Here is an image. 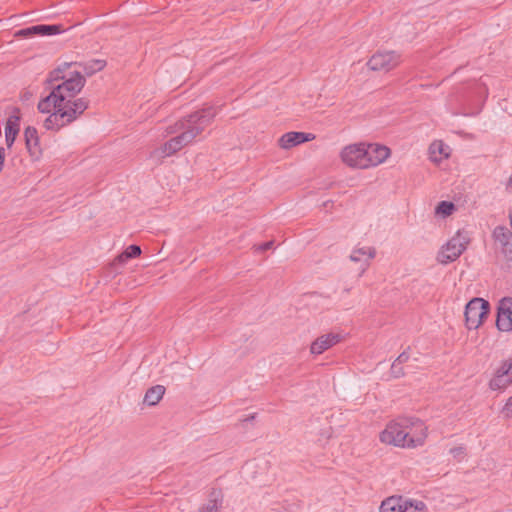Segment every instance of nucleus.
<instances>
[{
	"mask_svg": "<svg viewBox=\"0 0 512 512\" xmlns=\"http://www.w3.org/2000/svg\"><path fill=\"white\" fill-rule=\"evenodd\" d=\"M333 206V202L328 200L323 203V208L326 210V212L329 211V209Z\"/></svg>",
	"mask_w": 512,
	"mask_h": 512,
	"instance_id": "33",
	"label": "nucleus"
},
{
	"mask_svg": "<svg viewBox=\"0 0 512 512\" xmlns=\"http://www.w3.org/2000/svg\"><path fill=\"white\" fill-rule=\"evenodd\" d=\"M272 245H273V242H272V241H269V242H266V243L262 244V245L260 246V249H261V250H263V251H265V250L270 249V248L272 247Z\"/></svg>",
	"mask_w": 512,
	"mask_h": 512,
	"instance_id": "32",
	"label": "nucleus"
},
{
	"mask_svg": "<svg viewBox=\"0 0 512 512\" xmlns=\"http://www.w3.org/2000/svg\"><path fill=\"white\" fill-rule=\"evenodd\" d=\"M450 454L457 460H462L465 456V448L462 446L454 447L450 449Z\"/></svg>",
	"mask_w": 512,
	"mask_h": 512,
	"instance_id": "27",
	"label": "nucleus"
},
{
	"mask_svg": "<svg viewBox=\"0 0 512 512\" xmlns=\"http://www.w3.org/2000/svg\"><path fill=\"white\" fill-rule=\"evenodd\" d=\"M391 374L395 378H398V377L402 376L403 375V369L401 367V364H399L398 362L394 361L392 366H391Z\"/></svg>",
	"mask_w": 512,
	"mask_h": 512,
	"instance_id": "28",
	"label": "nucleus"
},
{
	"mask_svg": "<svg viewBox=\"0 0 512 512\" xmlns=\"http://www.w3.org/2000/svg\"><path fill=\"white\" fill-rule=\"evenodd\" d=\"M512 384V358L504 361L489 382L491 390L503 391Z\"/></svg>",
	"mask_w": 512,
	"mask_h": 512,
	"instance_id": "9",
	"label": "nucleus"
},
{
	"mask_svg": "<svg viewBox=\"0 0 512 512\" xmlns=\"http://www.w3.org/2000/svg\"><path fill=\"white\" fill-rule=\"evenodd\" d=\"M479 110L473 112V113H470V115H475V114H478Z\"/></svg>",
	"mask_w": 512,
	"mask_h": 512,
	"instance_id": "35",
	"label": "nucleus"
},
{
	"mask_svg": "<svg viewBox=\"0 0 512 512\" xmlns=\"http://www.w3.org/2000/svg\"><path fill=\"white\" fill-rule=\"evenodd\" d=\"M506 189L510 192H512V177L508 180L506 184Z\"/></svg>",
	"mask_w": 512,
	"mask_h": 512,
	"instance_id": "34",
	"label": "nucleus"
},
{
	"mask_svg": "<svg viewBox=\"0 0 512 512\" xmlns=\"http://www.w3.org/2000/svg\"><path fill=\"white\" fill-rule=\"evenodd\" d=\"M72 64L74 66L80 67L81 75L85 74L87 76H91L94 73L101 71L106 65L105 61L101 60V59H93V60L87 61L85 63L74 62Z\"/></svg>",
	"mask_w": 512,
	"mask_h": 512,
	"instance_id": "20",
	"label": "nucleus"
},
{
	"mask_svg": "<svg viewBox=\"0 0 512 512\" xmlns=\"http://www.w3.org/2000/svg\"><path fill=\"white\" fill-rule=\"evenodd\" d=\"M502 412L505 417L512 418V396L507 400Z\"/></svg>",
	"mask_w": 512,
	"mask_h": 512,
	"instance_id": "29",
	"label": "nucleus"
},
{
	"mask_svg": "<svg viewBox=\"0 0 512 512\" xmlns=\"http://www.w3.org/2000/svg\"><path fill=\"white\" fill-rule=\"evenodd\" d=\"M367 168L383 163L390 156V149L380 144H365Z\"/></svg>",
	"mask_w": 512,
	"mask_h": 512,
	"instance_id": "13",
	"label": "nucleus"
},
{
	"mask_svg": "<svg viewBox=\"0 0 512 512\" xmlns=\"http://www.w3.org/2000/svg\"><path fill=\"white\" fill-rule=\"evenodd\" d=\"M20 131V114L19 110L15 112L7 119L5 125V143L7 148H11L17 138Z\"/></svg>",
	"mask_w": 512,
	"mask_h": 512,
	"instance_id": "16",
	"label": "nucleus"
},
{
	"mask_svg": "<svg viewBox=\"0 0 512 512\" xmlns=\"http://www.w3.org/2000/svg\"><path fill=\"white\" fill-rule=\"evenodd\" d=\"M25 144L31 156L38 158L41 154L40 139L38 131L32 126H28L24 130Z\"/></svg>",
	"mask_w": 512,
	"mask_h": 512,
	"instance_id": "19",
	"label": "nucleus"
},
{
	"mask_svg": "<svg viewBox=\"0 0 512 512\" xmlns=\"http://www.w3.org/2000/svg\"><path fill=\"white\" fill-rule=\"evenodd\" d=\"M141 254V248L137 245H130L127 249L117 257L119 263H125L128 259L137 257Z\"/></svg>",
	"mask_w": 512,
	"mask_h": 512,
	"instance_id": "26",
	"label": "nucleus"
},
{
	"mask_svg": "<svg viewBox=\"0 0 512 512\" xmlns=\"http://www.w3.org/2000/svg\"><path fill=\"white\" fill-rule=\"evenodd\" d=\"M376 256V249L371 246L355 247L349 256L350 260L355 263H360L362 270H366L370 261Z\"/></svg>",
	"mask_w": 512,
	"mask_h": 512,
	"instance_id": "15",
	"label": "nucleus"
},
{
	"mask_svg": "<svg viewBox=\"0 0 512 512\" xmlns=\"http://www.w3.org/2000/svg\"><path fill=\"white\" fill-rule=\"evenodd\" d=\"M60 32V28L56 25H36L18 30L15 36L29 38L34 35H53Z\"/></svg>",
	"mask_w": 512,
	"mask_h": 512,
	"instance_id": "17",
	"label": "nucleus"
},
{
	"mask_svg": "<svg viewBox=\"0 0 512 512\" xmlns=\"http://www.w3.org/2000/svg\"><path fill=\"white\" fill-rule=\"evenodd\" d=\"M216 114L217 112L214 108L208 107L177 122L175 127L171 128L168 133L181 131L180 135L170 139L161 147L155 149L151 156L158 159L169 157L181 150L183 147L191 144L196 137L211 124Z\"/></svg>",
	"mask_w": 512,
	"mask_h": 512,
	"instance_id": "2",
	"label": "nucleus"
},
{
	"mask_svg": "<svg viewBox=\"0 0 512 512\" xmlns=\"http://www.w3.org/2000/svg\"><path fill=\"white\" fill-rule=\"evenodd\" d=\"M404 499L401 497H389L380 505V512H403Z\"/></svg>",
	"mask_w": 512,
	"mask_h": 512,
	"instance_id": "21",
	"label": "nucleus"
},
{
	"mask_svg": "<svg viewBox=\"0 0 512 512\" xmlns=\"http://www.w3.org/2000/svg\"><path fill=\"white\" fill-rule=\"evenodd\" d=\"M489 303L482 298H473L465 307V322L468 329H477L488 314Z\"/></svg>",
	"mask_w": 512,
	"mask_h": 512,
	"instance_id": "5",
	"label": "nucleus"
},
{
	"mask_svg": "<svg viewBox=\"0 0 512 512\" xmlns=\"http://www.w3.org/2000/svg\"><path fill=\"white\" fill-rule=\"evenodd\" d=\"M221 503L220 494L213 493L212 498L202 507L201 512H219Z\"/></svg>",
	"mask_w": 512,
	"mask_h": 512,
	"instance_id": "25",
	"label": "nucleus"
},
{
	"mask_svg": "<svg viewBox=\"0 0 512 512\" xmlns=\"http://www.w3.org/2000/svg\"><path fill=\"white\" fill-rule=\"evenodd\" d=\"M403 428L406 438V448L422 446L427 438V426L419 419L403 418Z\"/></svg>",
	"mask_w": 512,
	"mask_h": 512,
	"instance_id": "4",
	"label": "nucleus"
},
{
	"mask_svg": "<svg viewBox=\"0 0 512 512\" xmlns=\"http://www.w3.org/2000/svg\"><path fill=\"white\" fill-rule=\"evenodd\" d=\"M380 441L387 445L406 448L402 419L388 423L385 429L380 433Z\"/></svg>",
	"mask_w": 512,
	"mask_h": 512,
	"instance_id": "8",
	"label": "nucleus"
},
{
	"mask_svg": "<svg viewBox=\"0 0 512 512\" xmlns=\"http://www.w3.org/2000/svg\"><path fill=\"white\" fill-rule=\"evenodd\" d=\"M403 512H429V509L423 501L404 500Z\"/></svg>",
	"mask_w": 512,
	"mask_h": 512,
	"instance_id": "24",
	"label": "nucleus"
},
{
	"mask_svg": "<svg viewBox=\"0 0 512 512\" xmlns=\"http://www.w3.org/2000/svg\"><path fill=\"white\" fill-rule=\"evenodd\" d=\"M470 237L466 231H458L438 253V261L442 264L455 261L467 248Z\"/></svg>",
	"mask_w": 512,
	"mask_h": 512,
	"instance_id": "3",
	"label": "nucleus"
},
{
	"mask_svg": "<svg viewBox=\"0 0 512 512\" xmlns=\"http://www.w3.org/2000/svg\"><path fill=\"white\" fill-rule=\"evenodd\" d=\"M496 324L500 331H512V298H503L499 302Z\"/></svg>",
	"mask_w": 512,
	"mask_h": 512,
	"instance_id": "11",
	"label": "nucleus"
},
{
	"mask_svg": "<svg viewBox=\"0 0 512 512\" xmlns=\"http://www.w3.org/2000/svg\"><path fill=\"white\" fill-rule=\"evenodd\" d=\"M493 237L505 259L512 262V233L505 227L498 226L493 231Z\"/></svg>",
	"mask_w": 512,
	"mask_h": 512,
	"instance_id": "12",
	"label": "nucleus"
},
{
	"mask_svg": "<svg viewBox=\"0 0 512 512\" xmlns=\"http://www.w3.org/2000/svg\"><path fill=\"white\" fill-rule=\"evenodd\" d=\"M165 393V387L156 385L147 390L144 402L149 406H154L159 403Z\"/></svg>",
	"mask_w": 512,
	"mask_h": 512,
	"instance_id": "22",
	"label": "nucleus"
},
{
	"mask_svg": "<svg viewBox=\"0 0 512 512\" xmlns=\"http://www.w3.org/2000/svg\"><path fill=\"white\" fill-rule=\"evenodd\" d=\"M343 335L338 332H329L317 337L310 345V353L320 355L343 340Z\"/></svg>",
	"mask_w": 512,
	"mask_h": 512,
	"instance_id": "10",
	"label": "nucleus"
},
{
	"mask_svg": "<svg viewBox=\"0 0 512 512\" xmlns=\"http://www.w3.org/2000/svg\"><path fill=\"white\" fill-rule=\"evenodd\" d=\"M365 143H355L345 146L340 152L342 162L351 167L358 169L367 168Z\"/></svg>",
	"mask_w": 512,
	"mask_h": 512,
	"instance_id": "6",
	"label": "nucleus"
},
{
	"mask_svg": "<svg viewBox=\"0 0 512 512\" xmlns=\"http://www.w3.org/2000/svg\"><path fill=\"white\" fill-rule=\"evenodd\" d=\"M315 139V135L311 133H304V132H287L283 134L279 140L278 145L280 148L288 150L291 149L299 144L312 141Z\"/></svg>",
	"mask_w": 512,
	"mask_h": 512,
	"instance_id": "14",
	"label": "nucleus"
},
{
	"mask_svg": "<svg viewBox=\"0 0 512 512\" xmlns=\"http://www.w3.org/2000/svg\"><path fill=\"white\" fill-rule=\"evenodd\" d=\"M86 79L79 66L64 63L47 78L51 92L38 103L41 113H49L43 126L47 130H59L76 120L87 108L88 101L75 98L81 92Z\"/></svg>",
	"mask_w": 512,
	"mask_h": 512,
	"instance_id": "1",
	"label": "nucleus"
},
{
	"mask_svg": "<svg viewBox=\"0 0 512 512\" xmlns=\"http://www.w3.org/2000/svg\"><path fill=\"white\" fill-rule=\"evenodd\" d=\"M450 153V147L442 140H435L429 146V158L436 164H439L449 158Z\"/></svg>",
	"mask_w": 512,
	"mask_h": 512,
	"instance_id": "18",
	"label": "nucleus"
},
{
	"mask_svg": "<svg viewBox=\"0 0 512 512\" xmlns=\"http://www.w3.org/2000/svg\"><path fill=\"white\" fill-rule=\"evenodd\" d=\"M456 210V205L453 202L441 201L436 205L434 209V215L436 218L446 219L454 214Z\"/></svg>",
	"mask_w": 512,
	"mask_h": 512,
	"instance_id": "23",
	"label": "nucleus"
},
{
	"mask_svg": "<svg viewBox=\"0 0 512 512\" xmlns=\"http://www.w3.org/2000/svg\"><path fill=\"white\" fill-rule=\"evenodd\" d=\"M400 63V55L395 51H377L367 62L372 71L388 72Z\"/></svg>",
	"mask_w": 512,
	"mask_h": 512,
	"instance_id": "7",
	"label": "nucleus"
},
{
	"mask_svg": "<svg viewBox=\"0 0 512 512\" xmlns=\"http://www.w3.org/2000/svg\"><path fill=\"white\" fill-rule=\"evenodd\" d=\"M479 94L481 95L483 102H484L486 100V98L488 97V88L485 84H481V86L479 88Z\"/></svg>",
	"mask_w": 512,
	"mask_h": 512,
	"instance_id": "30",
	"label": "nucleus"
},
{
	"mask_svg": "<svg viewBox=\"0 0 512 512\" xmlns=\"http://www.w3.org/2000/svg\"><path fill=\"white\" fill-rule=\"evenodd\" d=\"M408 359L409 355L406 352H403L398 356V358L395 361L402 365L403 363L407 362Z\"/></svg>",
	"mask_w": 512,
	"mask_h": 512,
	"instance_id": "31",
	"label": "nucleus"
}]
</instances>
